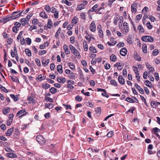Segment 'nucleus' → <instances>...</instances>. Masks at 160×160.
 <instances>
[{
    "label": "nucleus",
    "mask_w": 160,
    "mask_h": 160,
    "mask_svg": "<svg viewBox=\"0 0 160 160\" xmlns=\"http://www.w3.org/2000/svg\"><path fill=\"white\" fill-rule=\"evenodd\" d=\"M26 112V110L25 109H24L23 110H21L18 111V113L17 114V116H18V115L21 114H22L23 113H24Z\"/></svg>",
    "instance_id": "nucleus-48"
},
{
    "label": "nucleus",
    "mask_w": 160,
    "mask_h": 160,
    "mask_svg": "<svg viewBox=\"0 0 160 160\" xmlns=\"http://www.w3.org/2000/svg\"><path fill=\"white\" fill-rule=\"evenodd\" d=\"M123 64L122 63V64H121V63L120 62H118L115 64L114 65V67H117V66H118V67H121V66H123Z\"/></svg>",
    "instance_id": "nucleus-47"
},
{
    "label": "nucleus",
    "mask_w": 160,
    "mask_h": 160,
    "mask_svg": "<svg viewBox=\"0 0 160 160\" xmlns=\"http://www.w3.org/2000/svg\"><path fill=\"white\" fill-rule=\"evenodd\" d=\"M85 7L84 4L82 3L78 6L77 9V10H80L84 8Z\"/></svg>",
    "instance_id": "nucleus-24"
},
{
    "label": "nucleus",
    "mask_w": 160,
    "mask_h": 160,
    "mask_svg": "<svg viewBox=\"0 0 160 160\" xmlns=\"http://www.w3.org/2000/svg\"><path fill=\"white\" fill-rule=\"evenodd\" d=\"M111 84L114 86H117V83L114 80H112L110 81Z\"/></svg>",
    "instance_id": "nucleus-40"
},
{
    "label": "nucleus",
    "mask_w": 160,
    "mask_h": 160,
    "mask_svg": "<svg viewBox=\"0 0 160 160\" xmlns=\"http://www.w3.org/2000/svg\"><path fill=\"white\" fill-rule=\"evenodd\" d=\"M75 99L77 101H81L82 100V97L79 95H78L76 97Z\"/></svg>",
    "instance_id": "nucleus-45"
},
{
    "label": "nucleus",
    "mask_w": 160,
    "mask_h": 160,
    "mask_svg": "<svg viewBox=\"0 0 160 160\" xmlns=\"http://www.w3.org/2000/svg\"><path fill=\"white\" fill-rule=\"evenodd\" d=\"M42 76V74L39 75L36 78V80H39L40 81L44 80L45 78L46 77H44V76Z\"/></svg>",
    "instance_id": "nucleus-14"
},
{
    "label": "nucleus",
    "mask_w": 160,
    "mask_h": 160,
    "mask_svg": "<svg viewBox=\"0 0 160 160\" xmlns=\"http://www.w3.org/2000/svg\"><path fill=\"white\" fill-rule=\"evenodd\" d=\"M49 60L48 59L47 60H43L42 61V64L44 65V66H47L49 63Z\"/></svg>",
    "instance_id": "nucleus-28"
},
{
    "label": "nucleus",
    "mask_w": 160,
    "mask_h": 160,
    "mask_svg": "<svg viewBox=\"0 0 160 160\" xmlns=\"http://www.w3.org/2000/svg\"><path fill=\"white\" fill-rule=\"evenodd\" d=\"M159 50L158 49H155L152 52V54L154 56L156 55L159 52Z\"/></svg>",
    "instance_id": "nucleus-51"
},
{
    "label": "nucleus",
    "mask_w": 160,
    "mask_h": 160,
    "mask_svg": "<svg viewBox=\"0 0 160 160\" xmlns=\"http://www.w3.org/2000/svg\"><path fill=\"white\" fill-rule=\"evenodd\" d=\"M146 26L148 29H151L152 28V26L151 24L149 22H148L146 24Z\"/></svg>",
    "instance_id": "nucleus-39"
},
{
    "label": "nucleus",
    "mask_w": 160,
    "mask_h": 160,
    "mask_svg": "<svg viewBox=\"0 0 160 160\" xmlns=\"http://www.w3.org/2000/svg\"><path fill=\"white\" fill-rule=\"evenodd\" d=\"M7 155L8 157L10 158H16L17 157V155L16 154L12 153H8Z\"/></svg>",
    "instance_id": "nucleus-26"
},
{
    "label": "nucleus",
    "mask_w": 160,
    "mask_h": 160,
    "mask_svg": "<svg viewBox=\"0 0 160 160\" xmlns=\"http://www.w3.org/2000/svg\"><path fill=\"white\" fill-rule=\"evenodd\" d=\"M63 49L66 54L68 55L70 53V51L68 49V47L67 45L65 44L63 46Z\"/></svg>",
    "instance_id": "nucleus-8"
},
{
    "label": "nucleus",
    "mask_w": 160,
    "mask_h": 160,
    "mask_svg": "<svg viewBox=\"0 0 160 160\" xmlns=\"http://www.w3.org/2000/svg\"><path fill=\"white\" fill-rule=\"evenodd\" d=\"M69 48L72 52L77 57H80V54L79 52L72 45H69Z\"/></svg>",
    "instance_id": "nucleus-1"
},
{
    "label": "nucleus",
    "mask_w": 160,
    "mask_h": 160,
    "mask_svg": "<svg viewBox=\"0 0 160 160\" xmlns=\"http://www.w3.org/2000/svg\"><path fill=\"white\" fill-rule=\"evenodd\" d=\"M45 100L47 102L49 101L51 102H53V100L52 98L48 97H46V96H45Z\"/></svg>",
    "instance_id": "nucleus-38"
},
{
    "label": "nucleus",
    "mask_w": 160,
    "mask_h": 160,
    "mask_svg": "<svg viewBox=\"0 0 160 160\" xmlns=\"http://www.w3.org/2000/svg\"><path fill=\"white\" fill-rule=\"evenodd\" d=\"M137 6V4H132L131 5V11L132 12H134V13H136L137 11V9L136 8Z\"/></svg>",
    "instance_id": "nucleus-12"
},
{
    "label": "nucleus",
    "mask_w": 160,
    "mask_h": 160,
    "mask_svg": "<svg viewBox=\"0 0 160 160\" xmlns=\"http://www.w3.org/2000/svg\"><path fill=\"white\" fill-rule=\"evenodd\" d=\"M138 29L139 30V32H144V29L142 27V26L141 25H139L138 27Z\"/></svg>",
    "instance_id": "nucleus-29"
},
{
    "label": "nucleus",
    "mask_w": 160,
    "mask_h": 160,
    "mask_svg": "<svg viewBox=\"0 0 160 160\" xmlns=\"http://www.w3.org/2000/svg\"><path fill=\"white\" fill-rule=\"evenodd\" d=\"M43 88L45 90L50 88V85L48 84H45V85H43L42 86Z\"/></svg>",
    "instance_id": "nucleus-42"
},
{
    "label": "nucleus",
    "mask_w": 160,
    "mask_h": 160,
    "mask_svg": "<svg viewBox=\"0 0 160 160\" xmlns=\"http://www.w3.org/2000/svg\"><path fill=\"white\" fill-rule=\"evenodd\" d=\"M44 9L46 12L48 13L50 12V10H51L50 6L48 5H46L45 6Z\"/></svg>",
    "instance_id": "nucleus-31"
},
{
    "label": "nucleus",
    "mask_w": 160,
    "mask_h": 160,
    "mask_svg": "<svg viewBox=\"0 0 160 160\" xmlns=\"http://www.w3.org/2000/svg\"><path fill=\"white\" fill-rule=\"evenodd\" d=\"M12 20V19L11 17H9L5 18H4L2 19V22H3V23H5L7 22Z\"/></svg>",
    "instance_id": "nucleus-21"
},
{
    "label": "nucleus",
    "mask_w": 160,
    "mask_h": 160,
    "mask_svg": "<svg viewBox=\"0 0 160 160\" xmlns=\"http://www.w3.org/2000/svg\"><path fill=\"white\" fill-rule=\"evenodd\" d=\"M35 61L37 65L39 66H40L41 65V63L40 60L38 59H36Z\"/></svg>",
    "instance_id": "nucleus-64"
},
{
    "label": "nucleus",
    "mask_w": 160,
    "mask_h": 160,
    "mask_svg": "<svg viewBox=\"0 0 160 160\" xmlns=\"http://www.w3.org/2000/svg\"><path fill=\"white\" fill-rule=\"evenodd\" d=\"M104 67L106 69H109L111 67L110 65L108 63H106L104 65Z\"/></svg>",
    "instance_id": "nucleus-52"
},
{
    "label": "nucleus",
    "mask_w": 160,
    "mask_h": 160,
    "mask_svg": "<svg viewBox=\"0 0 160 160\" xmlns=\"http://www.w3.org/2000/svg\"><path fill=\"white\" fill-rule=\"evenodd\" d=\"M142 50L144 53H146L147 52V45L146 44H144L143 45L142 47Z\"/></svg>",
    "instance_id": "nucleus-32"
},
{
    "label": "nucleus",
    "mask_w": 160,
    "mask_h": 160,
    "mask_svg": "<svg viewBox=\"0 0 160 160\" xmlns=\"http://www.w3.org/2000/svg\"><path fill=\"white\" fill-rule=\"evenodd\" d=\"M45 107L49 109L52 108L53 107V105L52 103H47L45 104Z\"/></svg>",
    "instance_id": "nucleus-37"
},
{
    "label": "nucleus",
    "mask_w": 160,
    "mask_h": 160,
    "mask_svg": "<svg viewBox=\"0 0 160 160\" xmlns=\"http://www.w3.org/2000/svg\"><path fill=\"white\" fill-rule=\"evenodd\" d=\"M147 73H148V72L147 71H145L144 72L143 74V77L144 79H146L147 78V76H148Z\"/></svg>",
    "instance_id": "nucleus-60"
},
{
    "label": "nucleus",
    "mask_w": 160,
    "mask_h": 160,
    "mask_svg": "<svg viewBox=\"0 0 160 160\" xmlns=\"http://www.w3.org/2000/svg\"><path fill=\"white\" fill-rule=\"evenodd\" d=\"M110 59L112 62H115L117 59L116 56L113 54H112L110 57Z\"/></svg>",
    "instance_id": "nucleus-20"
},
{
    "label": "nucleus",
    "mask_w": 160,
    "mask_h": 160,
    "mask_svg": "<svg viewBox=\"0 0 160 160\" xmlns=\"http://www.w3.org/2000/svg\"><path fill=\"white\" fill-rule=\"evenodd\" d=\"M62 66L61 65H58L57 67V69L58 72L60 73H62L63 72L62 69Z\"/></svg>",
    "instance_id": "nucleus-22"
},
{
    "label": "nucleus",
    "mask_w": 160,
    "mask_h": 160,
    "mask_svg": "<svg viewBox=\"0 0 160 160\" xmlns=\"http://www.w3.org/2000/svg\"><path fill=\"white\" fill-rule=\"evenodd\" d=\"M13 131V128H11L8 130L6 132V134L7 136H10L12 133Z\"/></svg>",
    "instance_id": "nucleus-11"
},
{
    "label": "nucleus",
    "mask_w": 160,
    "mask_h": 160,
    "mask_svg": "<svg viewBox=\"0 0 160 160\" xmlns=\"http://www.w3.org/2000/svg\"><path fill=\"white\" fill-rule=\"evenodd\" d=\"M127 53V50L126 48H122L120 52V54L122 56H125Z\"/></svg>",
    "instance_id": "nucleus-9"
},
{
    "label": "nucleus",
    "mask_w": 160,
    "mask_h": 160,
    "mask_svg": "<svg viewBox=\"0 0 160 160\" xmlns=\"http://www.w3.org/2000/svg\"><path fill=\"white\" fill-rule=\"evenodd\" d=\"M68 65L70 67V68L72 70H75V67L74 65L72 64L71 62H70L68 63Z\"/></svg>",
    "instance_id": "nucleus-44"
},
{
    "label": "nucleus",
    "mask_w": 160,
    "mask_h": 160,
    "mask_svg": "<svg viewBox=\"0 0 160 160\" xmlns=\"http://www.w3.org/2000/svg\"><path fill=\"white\" fill-rule=\"evenodd\" d=\"M114 133L113 131H110L107 134V136L108 137H111L113 135Z\"/></svg>",
    "instance_id": "nucleus-49"
},
{
    "label": "nucleus",
    "mask_w": 160,
    "mask_h": 160,
    "mask_svg": "<svg viewBox=\"0 0 160 160\" xmlns=\"http://www.w3.org/2000/svg\"><path fill=\"white\" fill-rule=\"evenodd\" d=\"M95 111L97 113H100L101 112V108L100 107H98L95 110Z\"/></svg>",
    "instance_id": "nucleus-57"
},
{
    "label": "nucleus",
    "mask_w": 160,
    "mask_h": 160,
    "mask_svg": "<svg viewBox=\"0 0 160 160\" xmlns=\"http://www.w3.org/2000/svg\"><path fill=\"white\" fill-rule=\"evenodd\" d=\"M36 140L41 145H43L45 142L44 138L41 135H38L37 137Z\"/></svg>",
    "instance_id": "nucleus-3"
},
{
    "label": "nucleus",
    "mask_w": 160,
    "mask_h": 160,
    "mask_svg": "<svg viewBox=\"0 0 160 160\" xmlns=\"http://www.w3.org/2000/svg\"><path fill=\"white\" fill-rule=\"evenodd\" d=\"M114 40L115 39L113 38H111L110 39V41L112 42V43H110L108 42H107V43L108 45L110 46H114L116 44L117 42V41H114Z\"/></svg>",
    "instance_id": "nucleus-6"
},
{
    "label": "nucleus",
    "mask_w": 160,
    "mask_h": 160,
    "mask_svg": "<svg viewBox=\"0 0 160 160\" xmlns=\"http://www.w3.org/2000/svg\"><path fill=\"white\" fill-rule=\"evenodd\" d=\"M25 52L28 57L31 56L32 54L30 50L28 49H26Z\"/></svg>",
    "instance_id": "nucleus-30"
},
{
    "label": "nucleus",
    "mask_w": 160,
    "mask_h": 160,
    "mask_svg": "<svg viewBox=\"0 0 160 160\" xmlns=\"http://www.w3.org/2000/svg\"><path fill=\"white\" fill-rule=\"evenodd\" d=\"M54 13V17L56 18H58V12L57 11Z\"/></svg>",
    "instance_id": "nucleus-58"
},
{
    "label": "nucleus",
    "mask_w": 160,
    "mask_h": 160,
    "mask_svg": "<svg viewBox=\"0 0 160 160\" xmlns=\"http://www.w3.org/2000/svg\"><path fill=\"white\" fill-rule=\"evenodd\" d=\"M47 51L45 50H41L39 52V54L40 55H42L46 53Z\"/></svg>",
    "instance_id": "nucleus-53"
},
{
    "label": "nucleus",
    "mask_w": 160,
    "mask_h": 160,
    "mask_svg": "<svg viewBox=\"0 0 160 160\" xmlns=\"http://www.w3.org/2000/svg\"><path fill=\"white\" fill-rule=\"evenodd\" d=\"M50 91L52 93L55 94L57 92V89L54 87H52L50 88Z\"/></svg>",
    "instance_id": "nucleus-34"
},
{
    "label": "nucleus",
    "mask_w": 160,
    "mask_h": 160,
    "mask_svg": "<svg viewBox=\"0 0 160 160\" xmlns=\"http://www.w3.org/2000/svg\"><path fill=\"white\" fill-rule=\"evenodd\" d=\"M141 39L145 42H152L154 40L153 38L150 36H143L142 37Z\"/></svg>",
    "instance_id": "nucleus-2"
},
{
    "label": "nucleus",
    "mask_w": 160,
    "mask_h": 160,
    "mask_svg": "<svg viewBox=\"0 0 160 160\" xmlns=\"http://www.w3.org/2000/svg\"><path fill=\"white\" fill-rule=\"evenodd\" d=\"M20 22L23 26H24L27 24V22H28V21L27 20V19L23 18L21 19Z\"/></svg>",
    "instance_id": "nucleus-13"
},
{
    "label": "nucleus",
    "mask_w": 160,
    "mask_h": 160,
    "mask_svg": "<svg viewBox=\"0 0 160 160\" xmlns=\"http://www.w3.org/2000/svg\"><path fill=\"white\" fill-rule=\"evenodd\" d=\"M70 75L69 76V78L70 79H73L75 78V74L73 72H71L70 74Z\"/></svg>",
    "instance_id": "nucleus-35"
},
{
    "label": "nucleus",
    "mask_w": 160,
    "mask_h": 160,
    "mask_svg": "<svg viewBox=\"0 0 160 160\" xmlns=\"http://www.w3.org/2000/svg\"><path fill=\"white\" fill-rule=\"evenodd\" d=\"M57 79L58 82L60 83H64L66 82L65 78H57Z\"/></svg>",
    "instance_id": "nucleus-17"
},
{
    "label": "nucleus",
    "mask_w": 160,
    "mask_h": 160,
    "mask_svg": "<svg viewBox=\"0 0 160 160\" xmlns=\"http://www.w3.org/2000/svg\"><path fill=\"white\" fill-rule=\"evenodd\" d=\"M89 50L91 52L95 53L97 52V51L96 49L93 46H91L89 48Z\"/></svg>",
    "instance_id": "nucleus-33"
},
{
    "label": "nucleus",
    "mask_w": 160,
    "mask_h": 160,
    "mask_svg": "<svg viewBox=\"0 0 160 160\" xmlns=\"http://www.w3.org/2000/svg\"><path fill=\"white\" fill-rule=\"evenodd\" d=\"M154 77H155V79L156 81H158L159 80V75L157 73L155 72L154 73Z\"/></svg>",
    "instance_id": "nucleus-56"
},
{
    "label": "nucleus",
    "mask_w": 160,
    "mask_h": 160,
    "mask_svg": "<svg viewBox=\"0 0 160 160\" xmlns=\"http://www.w3.org/2000/svg\"><path fill=\"white\" fill-rule=\"evenodd\" d=\"M135 86L139 92L142 94H144V91L143 89L141 88L137 83L135 84Z\"/></svg>",
    "instance_id": "nucleus-7"
},
{
    "label": "nucleus",
    "mask_w": 160,
    "mask_h": 160,
    "mask_svg": "<svg viewBox=\"0 0 160 160\" xmlns=\"http://www.w3.org/2000/svg\"><path fill=\"white\" fill-rule=\"evenodd\" d=\"M49 44V43L48 42H46L43 44L41 45L40 46L39 48L41 49H43L44 48L48 46Z\"/></svg>",
    "instance_id": "nucleus-16"
},
{
    "label": "nucleus",
    "mask_w": 160,
    "mask_h": 160,
    "mask_svg": "<svg viewBox=\"0 0 160 160\" xmlns=\"http://www.w3.org/2000/svg\"><path fill=\"white\" fill-rule=\"evenodd\" d=\"M32 16V13H30L28 14L26 17L25 19H27V20L28 21L29 20L31 17Z\"/></svg>",
    "instance_id": "nucleus-59"
},
{
    "label": "nucleus",
    "mask_w": 160,
    "mask_h": 160,
    "mask_svg": "<svg viewBox=\"0 0 160 160\" xmlns=\"http://www.w3.org/2000/svg\"><path fill=\"white\" fill-rule=\"evenodd\" d=\"M126 101L134 103V101L132 98L129 97H128L126 99Z\"/></svg>",
    "instance_id": "nucleus-41"
},
{
    "label": "nucleus",
    "mask_w": 160,
    "mask_h": 160,
    "mask_svg": "<svg viewBox=\"0 0 160 160\" xmlns=\"http://www.w3.org/2000/svg\"><path fill=\"white\" fill-rule=\"evenodd\" d=\"M99 33V36L100 38H102L103 37V32L102 30H98Z\"/></svg>",
    "instance_id": "nucleus-50"
},
{
    "label": "nucleus",
    "mask_w": 160,
    "mask_h": 160,
    "mask_svg": "<svg viewBox=\"0 0 160 160\" xmlns=\"http://www.w3.org/2000/svg\"><path fill=\"white\" fill-rule=\"evenodd\" d=\"M2 111L3 114L5 115L9 112L10 108L9 107H7L6 108H5L2 110Z\"/></svg>",
    "instance_id": "nucleus-27"
},
{
    "label": "nucleus",
    "mask_w": 160,
    "mask_h": 160,
    "mask_svg": "<svg viewBox=\"0 0 160 160\" xmlns=\"http://www.w3.org/2000/svg\"><path fill=\"white\" fill-rule=\"evenodd\" d=\"M98 7V5L97 4H96L91 9L89 10V12H94L97 10V8Z\"/></svg>",
    "instance_id": "nucleus-18"
},
{
    "label": "nucleus",
    "mask_w": 160,
    "mask_h": 160,
    "mask_svg": "<svg viewBox=\"0 0 160 160\" xmlns=\"http://www.w3.org/2000/svg\"><path fill=\"white\" fill-rule=\"evenodd\" d=\"M12 121H13V120H12L11 119H9L7 122V125L8 126L10 125L11 123H12Z\"/></svg>",
    "instance_id": "nucleus-62"
},
{
    "label": "nucleus",
    "mask_w": 160,
    "mask_h": 160,
    "mask_svg": "<svg viewBox=\"0 0 160 160\" xmlns=\"http://www.w3.org/2000/svg\"><path fill=\"white\" fill-rule=\"evenodd\" d=\"M152 132H153L154 134H156L157 132H160V129L157 128H155L153 129Z\"/></svg>",
    "instance_id": "nucleus-36"
},
{
    "label": "nucleus",
    "mask_w": 160,
    "mask_h": 160,
    "mask_svg": "<svg viewBox=\"0 0 160 160\" xmlns=\"http://www.w3.org/2000/svg\"><path fill=\"white\" fill-rule=\"evenodd\" d=\"M90 30L92 32H94L96 31V26L94 21L92 22L90 27Z\"/></svg>",
    "instance_id": "nucleus-5"
},
{
    "label": "nucleus",
    "mask_w": 160,
    "mask_h": 160,
    "mask_svg": "<svg viewBox=\"0 0 160 160\" xmlns=\"http://www.w3.org/2000/svg\"><path fill=\"white\" fill-rule=\"evenodd\" d=\"M10 96L11 98L13 99L14 101L16 102L17 101L18 99V95L15 96L14 94H11L10 95Z\"/></svg>",
    "instance_id": "nucleus-15"
},
{
    "label": "nucleus",
    "mask_w": 160,
    "mask_h": 160,
    "mask_svg": "<svg viewBox=\"0 0 160 160\" xmlns=\"http://www.w3.org/2000/svg\"><path fill=\"white\" fill-rule=\"evenodd\" d=\"M151 105L153 108H156L157 107V105H156V102L153 101L151 102Z\"/></svg>",
    "instance_id": "nucleus-43"
},
{
    "label": "nucleus",
    "mask_w": 160,
    "mask_h": 160,
    "mask_svg": "<svg viewBox=\"0 0 160 160\" xmlns=\"http://www.w3.org/2000/svg\"><path fill=\"white\" fill-rule=\"evenodd\" d=\"M118 81L120 84L122 85H124V84L125 80L123 78L122 76H120L118 77Z\"/></svg>",
    "instance_id": "nucleus-10"
},
{
    "label": "nucleus",
    "mask_w": 160,
    "mask_h": 160,
    "mask_svg": "<svg viewBox=\"0 0 160 160\" xmlns=\"http://www.w3.org/2000/svg\"><path fill=\"white\" fill-rule=\"evenodd\" d=\"M10 77L11 78L12 80L13 81H14V82H16L17 81V80H18V82H19V81L18 79L16 77L15 78H14V77L13 76H11Z\"/></svg>",
    "instance_id": "nucleus-55"
},
{
    "label": "nucleus",
    "mask_w": 160,
    "mask_h": 160,
    "mask_svg": "<svg viewBox=\"0 0 160 160\" xmlns=\"http://www.w3.org/2000/svg\"><path fill=\"white\" fill-rule=\"evenodd\" d=\"M52 26V23L51 19H48L47 23V27L48 28H50Z\"/></svg>",
    "instance_id": "nucleus-25"
},
{
    "label": "nucleus",
    "mask_w": 160,
    "mask_h": 160,
    "mask_svg": "<svg viewBox=\"0 0 160 160\" xmlns=\"http://www.w3.org/2000/svg\"><path fill=\"white\" fill-rule=\"evenodd\" d=\"M124 45V44L123 42H120L117 45V46L118 47H123Z\"/></svg>",
    "instance_id": "nucleus-63"
},
{
    "label": "nucleus",
    "mask_w": 160,
    "mask_h": 160,
    "mask_svg": "<svg viewBox=\"0 0 160 160\" xmlns=\"http://www.w3.org/2000/svg\"><path fill=\"white\" fill-rule=\"evenodd\" d=\"M0 88L4 92H8V91L7 90L6 88L2 86V85H0Z\"/></svg>",
    "instance_id": "nucleus-46"
},
{
    "label": "nucleus",
    "mask_w": 160,
    "mask_h": 160,
    "mask_svg": "<svg viewBox=\"0 0 160 160\" xmlns=\"http://www.w3.org/2000/svg\"><path fill=\"white\" fill-rule=\"evenodd\" d=\"M83 48L85 51H87L88 50V45L86 41H84L83 43Z\"/></svg>",
    "instance_id": "nucleus-23"
},
{
    "label": "nucleus",
    "mask_w": 160,
    "mask_h": 160,
    "mask_svg": "<svg viewBox=\"0 0 160 160\" xmlns=\"http://www.w3.org/2000/svg\"><path fill=\"white\" fill-rule=\"evenodd\" d=\"M21 24L20 23L18 22H16L14 23V25L18 28H19L21 26Z\"/></svg>",
    "instance_id": "nucleus-54"
},
{
    "label": "nucleus",
    "mask_w": 160,
    "mask_h": 160,
    "mask_svg": "<svg viewBox=\"0 0 160 160\" xmlns=\"http://www.w3.org/2000/svg\"><path fill=\"white\" fill-rule=\"evenodd\" d=\"M26 41L28 45H30L31 43V40L29 38H26Z\"/></svg>",
    "instance_id": "nucleus-61"
},
{
    "label": "nucleus",
    "mask_w": 160,
    "mask_h": 160,
    "mask_svg": "<svg viewBox=\"0 0 160 160\" xmlns=\"http://www.w3.org/2000/svg\"><path fill=\"white\" fill-rule=\"evenodd\" d=\"M40 16L43 18H48V16L46 14L45 12H42L40 13Z\"/></svg>",
    "instance_id": "nucleus-19"
},
{
    "label": "nucleus",
    "mask_w": 160,
    "mask_h": 160,
    "mask_svg": "<svg viewBox=\"0 0 160 160\" xmlns=\"http://www.w3.org/2000/svg\"><path fill=\"white\" fill-rule=\"evenodd\" d=\"M19 12L20 11H17L14 12L12 13L10 16L12 19H15L19 17V16H18V14Z\"/></svg>",
    "instance_id": "nucleus-4"
}]
</instances>
